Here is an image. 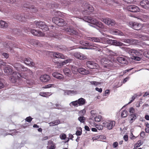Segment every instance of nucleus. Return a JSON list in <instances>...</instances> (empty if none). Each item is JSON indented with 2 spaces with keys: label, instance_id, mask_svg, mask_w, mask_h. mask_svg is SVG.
<instances>
[{
  "label": "nucleus",
  "instance_id": "obj_1",
  "mask_svg": "<svg viewBox=\"0 0 149 149\" xmlns=\"http://www.w3.org/2000/svg\"><path fill=\"white\" fill-rule=\"evenodd\" d=\"M82 7V8L81 11L84 15H88L89 14V12H93L94 10L92 6L87 3H84Z\"/></svg>",
  "mask_w": 149,
  "mask_h": 149
},
{
  "label": "nucleus",
  "instance_id": "obj_2",
  "mask_svg": "<svg viewBox=\"0 0 149 149\" xmlns=\"http://www.w3.org/2000/svg\"><path fill=\"white\" fill-rule=\"evenodd\" d=\"M83 19L85 21L94 24H96L100 27H102L103 25L100 22H98L96 19L91 17L84 16Z\"/></svg>",
  "mask_w": 149,
  "mask_h": 149
},
{
  "label": "nucleus",
  "instance_id": "obj_3",
  "mask_svg": "<svg viewBox=\"0 0 149 149\" xmlns=\"http://www.w3.org/2000/svg\"><path fill=\"white\" fill-rule=\"evenodd\" d=\"M33 27L36 28L38 27L44 31H47L49 30L45 22L41 21H35L33 23Z\"/></svg>",
  "mask_w": 149,
  "mask_h": 149
},
{
  "label": "nucleus",
  "instance_id": "obj_4",
  "mask_svg": "<svg viewBox=\"0 0 149 149\" xmlns=\"http://www.w3.org/2000/svg\"><path fill=\"white\" fill-rule=\"evenodd\" d=\"M86 103V101L85 99L83 98H80L78 100L72 102L70 104V105L71 107L74 106V107H77L79 106L84 105Z\"/></svg>",
  "mask_w": 149,
  "mask_h": 149
},
{
  "label": "nucleus",
  "instance_id": "obj_5",
  "mask_svg": "<svg viewBox=\"0 0 149 149\" xmlns=\"http://www.w3.org/2000/svg\"><path fill=\"white\" fill-rule=\"evenodd\" d=\"M10 81L13 83L16 82L17 80H19L22 77L25 78L22 76V74L15 71L13 72Z\"/></svg>",
  "mask_w": 149,
  "mask_h": 149
},
{
  "label": "nucleus",
  "instance_id": "obj_6",
  "mask_svg": "<svg viewBox=\"0 0 149 149\" xmlns=\"http://www.w3.org/2000/svg\"><path fill=\"white\" fill-rule=\"evenodd\" d=\"M129 26L133 29L138 31L143 27L142 24L137 22H130L129 23Z\"/></svg>",
  "mask_w": 149,
  "mask_h": 149
},
{
  "label": "nucleus",
  "instance_id": "obj_7",
  "mask_svg": "<svg viewBox=\"0 0 149 149\" xmlns=\"http://www.w3.org/2000/svg\"><path fill=\"white\" fill-rule=\"evenodd\" d=\"M102 124H103L104 127L109 130H110L112 129L115 126V122L113 120H108L103 123Z\"/></svg>",
  "mask_w": 149,
  "mask_h": 149
},
{
  "label": "nucleus",
  "instance_id": "obj_8",
  "mask_svg": "<svg viewBox=\"0 0 149 149\" xmlns=\"http://www.w3.org/2000/svg\"><path fill=\"white\" fill-rule=\"evenodd\" d=\"M23 8L24 10H25V8H26V10L29 11L31 13H35L38 11L37 9L34 6H30L29 4L27 3L24 4L23 5Z\"/></svg>",
  "mask_w": 149,
  "mask_h": 149
},
{
  "label": "nucleus",
  "instance_id": "obj_9",
  "mask_svg": "<svg viewBox=\"0 0 149 149\" xmlns=\"http://www.w3.org/2000/svg\"><path fill=\"white\" fill-rule=\"evenodd\" d=\"M52 21L53 22L59 26H63L65 24L63 19L58 17L53 18Z\"/></svg>",
  "mask_w": 149,
  "mask_h": 149
},
{
  "label": "nucleus",
  "instance_id": "obj_10",
  "mask_svg": "<svg viewBox=\"0 0 149 149\" xmlns=\"http://www.w3.org/2000/svg\"><path fill=\"white\" fill-rule=\"evenodd\" d=\"M101 62L103 66V68L108 69H110L111 68L112 63L110 60H106V58H103L101 60Z\"/></svg>",
  "mask_w": 149,
  "mask_h": 149
},
{
  "label": "nucleus",
  "instance_id": "obj_11",
  "mask_svg": "<svg viewBox=\"0 0 149 149\" xmlns=\"http://www.w3.org/2000/svg\"><path fill=\"white\" fill-rule=\"evenodd\" d=\"M65 31L68 34L70 35H77V32L76 29L72 26H70L64 29Z\"/></svg>",
  "mask_w": 149,
  "mask_h": 149
},
{
  "label": "nucleus",
  "instance_id": "obj_12",
  "mask_svg": "<svg viewBox=\"0 0 149 149\" xmlns=\"http://www.w3.org/2000/svg\"><path fill=\"white\" fill-rule=\"evenodd\" d=\"M85 44L86 45H87L91 46V47H89V48L85 47L84 48V49H95L96 51H100V48H101V46L95 44H93L92 45H91L88 42H84L83 43V45H84Z\"/></svg>",
  "mask_w": 149,
  "mask_h": 149
},
{
  "label": "nucleus",
  "instance_id": "obj_13",
  "mask_svg": "<svg viewBox=\"0 0 149 149\" xmlns=\"http://www.w3.org/2000/svg\"><path fill=\"white\" fill-rule=\"evenodd\" d=\"M33 16L31 14H30V13H25V15H24V17L21 16L20 15H18L16 17V19L19 20L20 21H25V19H29L30 18H32Z\"/></svg>",
  "mask_w": 149,
  "mask_h": 149
},
{
  "label": "nucleus",
  "instance_id": "obj_14",
  "mask_svg": "<svg viewBox=\"0 0 149 149\" xmlns=\"http://www.w3.org/2000/svg\"><path fill=\"white\" fill-rule=\"evenodd\" d=\"M101 20L106 24L109 26H113L116 24L115 21L108 18H102Z\"/></svg>",
  "mask_w": 149,
  "mask_h": 149
},
{
  "label": "nucleus",
  "instance_id": "obj_15",
  "mask_svg": "<svg viewBox=\"0 0 149 149\" xmlns=\"http://www.w3.org/2000/svg\"><path fill=\"white\" fill-rule=\"evenodd\" d=\"M122 48H123L125 51L128 52L129 53L132 54V56L133 54H134V56H140L141 55V53L138 51L134 49H132L129 48L125 47H122Z\"/></svg>",
  "mask_w": 149,
  "mask_h": 149
},
{
  "label": "nucleus",
  "instance_id": "obj_16",
  "mask_svg": "<svg viewBox=\"0 0 149 149\" xmlns=\"http://www.w3.org/2000/svg\"><path fill=\"white\" fill-rule=\"evenodd\" d=\"M127 10L133 12H137L140 11V9L138 6L134 5H131L127 7Z\"/></svg>",
  "mask_w": 149,
  "mask_h": 149
},
{
  "label": "nucleus",
  "instance_id": "obj_17",
  "mask_svg": "<svg viewBox=\"0 0 149 149\" xmlns=\"http://www.w3.org/2000/svg\"><path fill=\"white\" fill-rule=\"evenodd\" d=\"M12 67L9 65L6 66L3 68L4 72L6 75H8L12 74L13 72Z\"/></svg>",
  "mask_w": 149,
  "mask_h": 149
},
{
  "label": "nucleus",
  "instance_id": "obj_18",
  "mask_svg": "<svg viewBox=\"0 0 149 149\" xmlns=\"http://www.w3.org/2000/svg\"><path fill=\"white\" fill-rule=\"evenodd\" d=\"M31 32L33 35L38 36H42L45 35L43 32H42L38 30L35 29H32L31 31Z\"/></svg>",
  "mask_w": 149,
  "mask_h": 149
},
{
  "label": "nucleus",
  "instance_id": "obj_19",
  "mask_svg": "<svg viewBox=\"0 0 149 149\" xmlns=\"http://www.w3.org/2000/svg\"><path fill=\"white\" fill-rule=\"evenodd\" d=\"M122 41L127 44L128 45L134 44L136 43L137 40L132 38L125 39L121 40Z\"/></svg>",
  "mask_w": 149,
  "mask_h": 149
},
{
  "label": "nucleus",
  "instance_id": "obj_20",
  "mask_svg": "<svg viewBox=\"0 0 149 149\" xmlns=\"http://www.w3.org/2000/svg\"><path fill=\"white\" fill-rule=\"evenodd\" d=\"M117 60L120 63L126 65L128 63L127 58L124 56L117 57Z\"/></svg>",
  "mask_w": 149,
  "mask_h": 149
},
{
  "label": "nucleus",
  "instance_id": "obj_21",
  "mask_svg": "<svg viewBox=\"0 0 149 149\" xmlns=\"http://www.w3.org/2000/svg\"><path fill=\"white\" fill-rule=\"evenodd\" d=\"M140 4L141 7L144 8H149V1L148 0H142L140 2Z\"/></svg>",
  "mask_w": 149,
  "mask_h": 149
},
{
  "label": "nucleus",
  "instance_id": "obj_22",
  "mask_svg": "<svg viewBox=\"0 0 149 149\" xmlns=\"http://www.w3.org/2000/svg\"><path fill=\"white\" fill-rule=\"evenodd\" d=\"M24 61L25 64L31 67H33L35 65L34 63L32 61V60L29 58H25Z\"/></svg>",
  "mask_w": 149,
  "mask_h": 149
},
{
  "label": "nucleus",
  "instance_id": "obj_23",
  "mask_svg": "<svg viewBox=\"0 0 149 149\" xmlns=\"http://www.w3.org/2000/svg\"><path fill=\"white\" fill-rule=\"evenodd\" d=\"M104 38L100 37H92L89 39V40L93 42L103 43Z\"/></svg>",
  "mask_w": 149,
  "mask_h": 149
},
{
  "label": "nucleus",
  "instance_id": "obj_24",
  "mask_svg": "<svg viewBox=\"0 0 149 149\" xmlns=\"http://www.w3.org/2000/svg\"><path fill=\"white\" fill-rule=\"evenodd\" d=\"M86 64L87 66L91 69H94L96 68L97 64L92 61H88L86 62Z\"/></svg>",
  "mask_w": 149,
  "mask_h": 149
},
{
  "label": "nucleus",
  "instance_id": "obj_25",
  "mask_svg": "<svg viewBox=\"0 0 149 149\" xmlns=\"http://www.w3.org/2000/svg\"><path fill=\"white\" fill-rule=\"evenodd\" d=\"M75 71H78L80 73L84 75L87 74L89 73V72L88 70L83 68H79L78 69H76Z\"/></svg>",
  "mask_w": 149,
  "mask_h": 149
},
{
  "label": "nucleus",
  "instance_id": "obj_26",
  "mask_svg": "<svg viewBox=\"0 0 149 149\" xmlns=\"http://www.w3.org/2000/svg\"><path fill=\"white\" fill-rule=\"evenodd\" d=\"M48 145L47 147V149H55L56 148L55 143L51 140L48 141Z\"/></svg>",
  "mask_w": 149,
  "mask_h": 149
},
{
  "label": "nucleus",
  "instance_id": "obj_27",
  "mask_svg": "<svg viewBox=\"0 0 149 149\" xmlns=\"http://www.w3.org/2000/svg\"><path fill=\"white\" fill-rule=\"evenodd\" d=\"M50 79V77L49 75L44 74L41 75L40 77V80L44 82H47L49 81Z\"/></svg>",
  "mask_w": 149,
  "mask_h": 149
},
{
  "label": "nucleus",
  "instance_id": "obj_28",
  "mask_svg": "<svg viewBox=\"0 0 149 149\" xmlns=\"http://www.w3.org/2000/svg\"><path fill=\"white\" fill-rule=\"evenodd\" d=\"M74 56L75 57L80 60H84L86 59V57L82 54L77 52L74 54Z\"/></svg>",
  "mask_w": 149,
  "mask_h": 149
},
{
  "label": "nucleus",
  "instance_id": "obj_29",
  "mask_svg": "<svg viewBox=\"0 0 149 149\" xmlns=\"http://www.w3.org/2000/svg\"><path fill=\"white\" fill-rule=\"evenodd\" d=\"M52 75L54 77L59 79H64V76L63 75L57 72L53 73Z\"/></svg>",
  "mask_w": 149,
  "mask_h": 149
},
{
  "label": "nucleus",
  "instance_id": "obj_30",
  "mask_svg": "<svg viewBox=\"0 0 149 149\" xmlns=\"http://www.w3.org/2000/svg\"><path fill=\"white\" fill-rule=\"evenodd\" d=\"M8 24L6 22L2 20H0V28L5 29L8 27Z\"/></svg>",
  "mask_w": 149,
  "mask_h": 149
},
{
  "label": "nucleus",
  "instance_id": "obj_31",
  "mask_svg": "<svg viewBox=\"0 0 149 149\" xmlns=\"http://www.w3.org/2000/svg\"><path fill=\"white\" fill-rule=\"evenodd\" d=\"M54 58H61L64 59V56L63 55L60 53L54 52L53 55Z\"/></svg>",
  "mask_w": 149,
  "mask_h": 149
},
{
  "label": "nucleus",
  "instance_id": "obj_32",
  "mask_svg": "<svg viewBox=\"0 0 149 149\" xmlns=\"http://www.w3.org/2000/svg\"><path fill=\"white\" fill-rule=\"evenodd\" d=\"M110 41H111V42L114 45H115L116 46H122L123 45H125L123 43L118 41L117 40H111Z\"/></svg>",
  "mask_w": 149,
  "mask_h": 149
},
{
  "label": "nucleus",
  "instance_id": "obj_33",
  "mask_svg": "<svg viewBox=\"0 0 149 149\" xmlns=\"http://www.w3.org/2000/svg\"><path fill=\"white\" fill-rule=\"evenodd\" d=\"M12 65L16 70L19 71L21 70L22 65L19 63H16Z\"/></svg>",
  "mask_w": 149,
  "mask_h": 149
},
{
  "label": "nucleus",
  "instance_id": "obj_34",
  "mask_svg": "<svg viewBox=\"0 0 149 149\" xmlns=\"http://www.w3.org/2000/svg\"><path fill=\"white\" fill-rule=\"evenodd\" d=\"M21 70L19 71L25 72L27 71L28 72L31 73V74H33V72L30 70H28L27 68L24 67V66L22 65L21 68H20Z\"/></svg>",
  "mask_w": 149,
  "mask_h": 149
},
{
  "label": "nucleus",
  "instance_id": "obj_35",
  "mask_svg": "<svg viewBox=\"0 0 149 149\" xmlns=\"http://www.w3.org/2000/svg\"><path fill=\"white\" fill-rule=\"evenodd\" d=\"M52 95V93L51 92H40V95L42 97H47L49 96Z\"/></svg>",
  "mask_w": 149,
  "mask_h": 149
},
{
  "label": "nucleus",
  "instance_id": "obj_36",
  "mask_svg": "<svg viewBox=\"0 0 149 149\" xmlns=\"http://www.w3.org/2000/svg\"><path fill=\"white\" fill-rule=\"evenodd\" d=\"M60 123V121L59 120H56L53 122L49 123V126H52L54 125H57Z\"/></svg>",
  "mask_w": 149,
  "mask_h": 149
},
{
  "label": "nucleus",
  "instance_id": "obj_37",
  "mask_svg": "<svg viewBox=\"0 0 149 149\" xmlns=\"http://www.w3.org/2000/svg\"><path fill=\"white\" fill-rule=\"evenodd\" d=\"M65 74L68 76H69L71 74V72L70 69L68 68H65L63 70Z\"/></svg>",
  "mask_w": 149,
  "mask_h": 149
},
{
  "label": "nucleus",
  "instance_id": "obj_38",
  "mask_svg": "<svg viewBox=\"0 0 149 149\" xmlns=\"http://www.w3.org/2000/svg\"><path fill=\"white\" fill-rule=\"evenodd\" d=\"M70 60H66L64 61H63L62 62L60 63H59V66H58L57 67V68H61V66L63 65H64L68 63V62H69Z\"/></svg>",
  "mask_w": 149,
  "mask_h": 149
},
{
  "label": "nucleus",
  "instance_id": "obj_39",
  "mask_svg": "<svg viewBox=\"0 0 149 149\" xmlns=\"http://www.w3.org/2000/svg\"><path fill=\"white\" fill-rule=\"evenodd\" d=\"M113 32L114 33V34L116 35L122 36L124 34L123 33L117 29H115L114 30H113Z\"/></svg>",
  "mask_w": 149,
  "mask_h": 149
},
{
  "label": "nucleus",
  "instance_id": "obj_40",
  "mask_svg": "<svg viewBox=\"0 0 149 149\" xmlns=\"http://www.w3.org/2000/svg\"><path fill=\"white\" fill-rule=\"evenodd\" d=\"M128 114V112L126 110H123L121 113V116L123 118L126 117Z\"/></svg>",
  "mask_w": 149,
  "mask_h": 149
},
{
  "label": "nucleus",
  "instance_id": "obj_41",
  "mask_svg": "<svg viewBox=\"0 0 149 149\" xmlns=\"http://www.w3.org/2000/svg\"><path fill=\"white\" fill-rule=\"evenodd\" d=\"M132 58L134 60L136 61H139L141 59V58L139 56H134V54H133Z\"/></svg>",
  "mask_w": 149,
  "mask_h": 149
},
{
  "label": "nucleus",
  "instance_id": "obj_42",
  "mask_svg": "<svg viewBox=\"0 0 149 149\" xmlns=\"http://www.w3.org/2000/svg\"><path fill=\"white\" fill-rule=\"evenodd\" d=\"M81 123H84L85 122V118L83 116H80L79 117L78 119Z\"/></svg>",
  "mask_w": 149,
  "mask_h": 149
},
{
  "label": "nucleus",
  "instance_id": "obj_43",
  "mask_svg": "<svg viewBox=\"0 0 149 149\" xmlns=\"http://www.w3.org/2000/svg\"><path fill=\"white\" fill-rule=\"evenodd\" d=\"M70 3V2L68 0H64L61 4L65 6H66L67 5H68Z\"/></svg>",
  "mask_w": 149,
  "mask_h": 149
},
{
  "label": "nucleus",
  "instance_id": "obj_44",
  "mask_svg": "<svg viewBox=\"0 0 149 149\" xmlns=\"http://www.w3.org/2000/svg\"><path fill=\"white\" fill-rule=\"evenodd\" d=\"M101 118V116H96L95 118V120L96 122H99L100 121Z\"/></svg>",
  "mask_w": 149,
  "mask_h": 149
},
{
  "label": "nucleus",
  "instance_id": "obj_45",
  "mask_svg": "<svg viewBox=\"0 0 149 149\" xmlns=\"http://www.w3.org/2000/svg\"><path fill=\"white\" fill-rule=\"evenodd\" d=\"M143 18L142 19V20L144 22L147 21L149 19V17L146 15H143Z\"/></svg>",
  "mask_w": 149,
  "mask_h": 149
},
{
  "label": "nucleus",
  "instance_id": "obj_46",
  "mask_svg": "<svg viewBox=\"0 0 149 149\" xmlns=\"http://www.w3.org/2000/svg\"><path fill=\"white\" fill-rule=\"evenodd\" d=\"M138 96L136 94H135L134 95V96H133L131 98V100H130V102L128 103V104H130L135 99V98L137 97Z\"/></svg>",
  "mask_w": 149,
  "mask_h": 149
},
{
  "label": "nucleus",
  "instance_id": "obj_47",
  "mask_svg": "<svg viewBox=\"0 0 149 149\" xmlns=\"http://www.w3.org/2000/svg\"><path fill=\"white\" fill-rule=\"evenodd\" d=\"M104 125L103 124L102 125H96V128L99 130H102L103 128Z\"/></svg>",
  "mask_w": 149,
  "mask_h": 149
},
{
  "label": "nucleus",
  "instance_id": "obj_48",
  "mask_svg": "<svg viewBox=\"0 0 149 149\" xmlns=\"http://www.w3.org/2000/svg\"><path fill=\"white\" fill-rule=\"evenodd\" d=\"M5 2H7L10 3H13L16 2V0H3Z\"/></svg>",
  "mask_w": 149,
  "mask_h": 149
},
{
  "label": "nucleus",
  "instance_id": "obj_49",
  "mask_svg": "<svg viewBox=\"0 0 149 149\" xmlns=\"http://www.w3.org/2000/svg\"><path fill=\"white\" fill-rule=\"evenodd\" d=\"M130 116H131V117H132L131 119V121L134 120L136 118V117L135 113L131 114Z\"/></svg>",
  "mask_w": 149,
  "mask_h": 149
},
{
  "label": "nucleus",
  "instance_id": "obj_50",
  "mask_svg": "<svg viewBox=\"0 0 149 149\" xmlns=\"http://www.w3.org/2000/svg\"><path fill=\"white\" fill-rule=\"evenodd\" d=\"M33 118L30 116H29L26 118L25 119V120L29 123L31 122Z\"/></svg>",
  "mask_w": 149,
  "mask_h": 149
},
{
  "label": "nucleus",
  "instance_id": "obj_51",
  "mask_svg": "<svg viewBox=\"0 0 149 149\" xmlns=\"http://www.w3.org/2000/svg\"><path fill=\"white\" fill-rule=\"evenodd\" d=\"M6 63L1 59H0V68L1 67L2 65H5Z\"/></svg>",
  "mask_w": 149,
  "mask_h": 149
},
{
  "label": "nucleus",
  "instance_id": "obj_52",
  "mask_svg": "<svg viewBox=\"0 0 149 149\" xmlns=\"http://www.w3.org/2000/svg\"><path fill=\"white\" fill-rule=\"evenodd\" d=\"M142 144V143H141V141H138L137 143L135 145V147H136V148H138Z\"/></svg>",
  "mask_w": 149,
  "mask_h": 149
},
{
  "label": "nucleus",
  "instance_id": "obj_53",
  "mask_svg": "<svg viewBox=\"0 0 149 149\" xmlns=\"http://www.w3.org/2000/svg\"><path fill=\"white\" fill-rule=\"evenodd\" d=\"M2 55L3 56L6 58H8L9 57V55L8 53L4 52L2 53Z\"/></svg>",
  "mask_w": 149,
  "mask_h": 149
},
{
  "label": "nucleus",
  "instance_id": "obj_54",
  "mask_svg": "<svg viewBox=\"0 0 149 149\" xmlns=\"http://www.w3.org/2000/svg\"><path fill=\"white\" fill-rule=\"evenodd\" d=\"M65 93H66L67 94L69 95L71 94L74 93V91L73 90H67L66 91Z\"/></svg>",
  "mask_w": 149,
  "mask_h": 149
},
{
  "label": "nucleus",
  "instance_id": "obj_55",
  "mask_svg": "<svg viewBox=\"0 0 149 149\" xmlns=\"http://www.w3.org/2000/svg\"><path fill=\"white\" fill-rule=\"evenodd\" d=\"M76 69H78V68H77L75 66H72V72L74 74H76V72H78V71H76L75 70Z\"/></svg>",
  "mask_w": 149,
  "mask_h": 149
},
{
  "label": "nucleus",
  "instance_id": "obj_56",
  "mask_svg": "<svg viewBox=\"0 0 149 149\" xmlns=\"http://www.w3.org/2000/svg\"><path fill=\"white\" fill-rule=\"evenodd\" d=\"M86 112V110L85 109H84L79 112V113L81 115H84Z\"/></svg>",
  "mask_w": 149,
  "mask_h": 149
},
{
  "label": "nucleus",
  "instance_id": "obj_57",
  "mask_svg": "<svg viewBox=\"0 0 149 149\" xmlns=\"http://www.w3.org/2000/svg\"><path fill=\"white\" fill-rule=\"evenodd\" d=\"M54 86V84H49L46 85H45L44 86V88H49L51 87H52V86Z\"/></svg>",
  "mask_w": 149,
  "mask_h": 149
},
{
  "label": "nucleus",
  "instance_id": "obj_58",
  "mask_svg": "<svg viewBox=\"0 0 149 149\" xmlns=\"http://www.w3.org/2000/svg\"><path fill=\"white\" fill-rule=\"evenodd\" d=\"M32 42H33V44L34 45H38L39 43V42L35 40H33Z\"/></svg>",
  "mask_w": 149,
  "mask_h": 149
},
{
  "label": "nucleus",
  "instance_id": "obj_59",
  "mask_svg": "<svg viewBox=\"0 0 149 149\" xmlns=\"http://www.w3.org/2000/svg\"><path fill=\"white\" fill-rule=\"evenodd\" d=\"M66 136L65 134H63L60 136L61 139L62 140H64L66 138Z\"/></svg>",
  "mask_w": 149,
  "mask_h": 149
},
{
  "label": "nucleus",
  "instance_id": "obj_60",
  "mask_svg": "<svg viewBox=\"0 0 149 149\" xmlns=\"http://www.w3.org/2000/svg\"><path fill=\"white\" fill-rule=\"evenodd\" d=\"M129 112L130 113L134 114L135 112V109L133 107H131L130 109Z\"/></svg>",
  "mask_w": 149,
  "mask_h": 149
},
{
  "label": "nucleus",
  "instance_id": "obj_61",
  "mask_svg": "<svg viewBox=\"0 0 149 149\" xmlns=\"http://www.w3.org/2000/svg\"><path fill=\"white\" fill-rule=\"evenodd\" d=\"M55 105L56 106L57 108L56 109H62V106L59 104H56Z\"/></svg>",
  "mask_w": 149,
  "mask_h": 149
},
{
  "label": "nucleus",
  "instance_id": "obj_62",
  "mask_svg": "<svg viewBox=\"0 0 149 149\" xmlns=\"http://www.w3.org/2000/svg\"><path fill=\"white\" fill-rule=\"evenodd\" d=\"M82 130H81V131L79 130H77L76 132V134L77 136H80L82 134Z\"/></svg>",
  "mask_w": 149,
  "mask_h": 149
},
{
  "label": "nucleus",
  "instance_id": "obj_63",
  "mask_svg": "<svg viewBox=\"0 0 149 149\" xmlns=\"http://www.w3.org/2000/svg\"><path fill=\"white\" fill-rule=\"evenodd\" d=\"M144 55L145 57L149 58V52H145Z\"/></svg>",
  "mask_w": 149,
  "mask_h": 149
},
{
  "label": "nucleus",
  "instance_id": "obj_64",
  "mask_svg": "<svg viewBox=\"0 0 149 149\" xmlns=\"http://www.w3.org/2000/svg\"><path fill=\"white\" fill-rule=\"evenodd\" d=\"M118 146V143L116 141L114 142L113 144V148H116Z\"/></svg>",
  "mask_w": 149,
  "mask_h": 149
}]
</instances>
